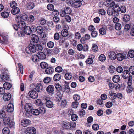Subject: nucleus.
Here are the masks:
<instances>
[{"label":"nucleus","instance_id":"1a4fd4ad","mask_svg":"<svg viewBox=\"0 0 134 134\" xmlns=\"http://www.w3.org/2000/svg\"><path fill=\"white\" fill-rule=\"evenodd\" d=\"M54 90V87L52 85H49L47 87L46 89V91L49 93L50 94H53Z\"/></svg>","mask_w":134,"mask_h":134},{"label":"nucleus","instance_id":"338daca9","mask_svg":"<svg viewBox=\"0 0 134 134\" xmlns=\"http://www.w3.org/2000/svg\"><path fill=\"white\" fill-rule=\"evenodd\" d=\"M36 104L38 105L41 106L42 105L43 103L41 100L37 99L36 101Z\"/></svg>","mask_w":134,"mask_h":134},{"label":"nucleus","instance_id":"c9c22d12","mask_svg":"<svg viewBox=\"0 0 134 134\" xmlns=\"http://www.w3.org/2000/svg\"><path fill=\"white\" fill-rule=\"evenodd\" d=\"M34 6V4L32 2H30L27 5V7L29 9H33Z\"/></svg>","mask_w":134,"mask_h":134},{"label":"nucleus","instance_id":"393cba45","mask_svg":"<svg viewBox=\"0 0 134 134\" xmlns=\"http://www.w3.org/2000/svg\"><path fill=\"white\" fill-rule=\"evenodd\" d=\"M20 12V9L18 7L13 8L11 10V13L14 15L17 14Z\"/></svg>","mask_w":134,"mask_h":134},{"label":"nucleus","instance_id":"20e7f679","mask_svg":"<svg viewBox=\"0 0 134 134\" xmlns=\"http://www.w3.org/2000/svg\"><path fill=\"white\" fill-rule=\"evenodd\" d=\"M36 48L35 46L33 44H30L26 48V52L28 54H31L35 52Z\"/></svg>","mask_w":134,"mask_h":134},{"label":"nucleus","instance_id":"e2e57ef3","mask_svg":"<svg viewBox=\"0 0 134 134\" xmlns=\"http://www.w3.org/2000/svg\"><path fill=\"white\" fill-rule=\"evenodd\" d=\"M133 90V88L131 86H128L126 89L127 92L129 93L131 92Z\"/></svg>","mask_w":134,"mask_h":134},{"label":"nucleus","instance_id":"13d9d810","mask_svg":"<svg viewBox=\"0 0 134 134\" xmlns=\"http://www.w3.org/2000/svg\"><path fill=\"white\" fill-rule=\"evenodd\" d=\"M116 70L117 72L121 73L122 72L123 69L122 67L119 66L117 68Z\"/></svg>","mask_w":134,"mask_h":134},{"label":"nucleus","instance_id":"774afa93","mask_svg":"<svg viewBox=\"0 0 134 134\" xmlns=\"http://www.w3.org/2000/svg\"><path fill=\"white\" fill-rule=\"evenodd\" d=\"M129 71L132 75H134V66H131L129 68Z\"/></svg>","mask_w":134,"mask_h":134},{"label":"nucleus","instance_id":"bb28decb","mask_svg":"<svg viewBox=\"0 0 134 134\" xmlns=\"http://www.w3.org/2000/svg\"><path fill=\"white\" fill-rule=\"evenodd\" d=\"M116 55L114 52H111L109 54V57L111 60H113L115 59Z\"/></svg>","mask_w":134,"mask_h":134},{"label":"nucleus","instance_id":"412c9836","mask_svg":"<svg viewBox=\"0 0 134 134\" xmlns=\"http://www.w3.org/2000/svg\"><path fill=\"white\" fill-rule=\"evenodd\" d=\"M109 95L112 97V102H115V101L114 99H115L117 97V96L116 95V94L115 93L113 92L112 91H109Z\"/></svg>","mask_w":134,"mask_h":134},{"label":"nucleus","instance_id":"423d86ee","mask_svg":"<svg viewBox=\"0 0 134 134\" xmlns=\"http://www.w3.org/2000/svg\"><path fill=\"white\" fill-rule=\"evenodd\" d=\"M122 77L125 79L129 78V77L132 76L130 75L129 71L127 70H125L124 71L122 74Z\"/></svg>","mask_w":134,"mask_h":134},{"label":"nucleus","instance_id":"c85d7f7f","mask_svg":"<svg viewBox=\"0 0 134 134\" xmlns=\"http://www.w3.org/2000/svg\"><path fill=\"white\" fill-rule=\"evenodd\" d=\"M107 13L108 15L109 16H115L116 14L114 12L113 9L111 8H108L107 12Z\"/></svg>","mask_w":134,"mask_h":134},{"label":"nucleus","instance_id":"a18cd8bd","mask_svg":"<svg viewBox=\"0 0 134 134\" xmlns=\"http://www.w3.org/2000/svg\"><path fill=\"white\" fill-rule=\"evenodd\" d=\"M62 68L60 66H57L55 69V71L57 72L60 73L62 71Z\"/></svg>","mask_w":134,"mask_h":134},{"label":"nucleus","instance_id":"4be33fe9","mask_svg":"<svg viewBox=\"0 0 134 134\" xmlns=\"http://www.w3.org/2000/svg\"><path fill=\"white\" fill-rule=\"evenodd\" d=\"M46 106L49 108H52L53 106V103L50 100H47V99H46Z\"/></svg>","mask_w":134,"mask_h":134},{"label":"nucleus","instance_id":"f8f14e48","mask_svg":"<svg viewBox=\"0 0 134 134\" xmlns=\"http://www.w3.org/2000/svg\"><path fill=\"white\" fill-rule=\"evenodd\" d=\"M30 120L25 119L21 121V125L23 127H26L28 126L31 123Z\"/></svg>","mask_w":134,"mask_h":134},{"label":"nucleus","instance_id":"2eb2a0df","mask_svg":"<svg viewBox=\"0 0 134 134\" xmlns=\"http://www.w3.org/2000/svg\"><path fill=\"white\" fill-rule=\"evenodd\" d=\"M31 38L32 40V42L35 43H37L39 41V38L36 35L33 34L31 36Z\"/></svg>","mask_w":134,"mask_h":134},{"label":"nucleus","instance_id":"e433bc0d","mask_svg":"<svg viewBox=\"0 0 134 134\" xmlns=\"http://www.w3.org/2000/svg\"><path fill=\"white\" fill-rule=\"evenodd\" d=\"M106 57L103 54H100L99 57V60L102 62L106 60Z\"/></svg>","mask_w":134,"mask_h":134},{"label":"nucleus","instance_id":"49530a36","mask_svg":"<svg viewBox=\"0 0 134 134\" xmlns=\"http://www.w3.org/2000/svg\"><path fill=\"white\" fill-rule=\"evenodd\" d=\"M54 43L53 42L50 41L47 43V46L48 47L50 48H53L54 46Z\"/></svg>","mask_w":134,"mask_h":134},{"label":"nucleus","instance_id":"bf43d9fd","mask_svg":"<svg viewBox=\"0 0 134 134\" xmlns=\"http://www.w3.org/2000/svg\"><path fill=\"white\" fill-rule=\"evenodd\" d=\"M64 10L66 14H70L71 12V10L69 7H67L64 9Z\"/></svg>","mask_w":134,"mask_h":134},{"label":"nucleus","instance_id":"5fc2aeb1","mask_svg":"<svg viewBox=\"0 0 134 134\" xmlns=\"http://www.w3.org/2000/svg\"><path fill=\"white\" fill-rule=\"evenodd\" d=\"M129 57L132 58L134 57V51L133 50L129 51L128 52Z\"/></svg>","mask_w":134,"mask_h":134},{"label":"nucleus","instance_id":"f257e3e1","mask_svg":"<svg viewBox=\"0 0 134 134\" xmlns=\"http://www.w3.org/2000/svg\"><path fill=\"white\" fill-rule=\"evenodd\" d=\"M19 17H17L15 19L18 25L19 29V31H18V34L19 36L22 37L24 36L23 30L26 26L24 21H21L19 20Z\"/></svg>","mask_w":134,"mask_h":134},{"label":"nucleus","instance_id":"6ab92c4d","mask_svg":"<svg viewBox=\"0 0 134 134\" xmlns=\"http://www.w3.org/2000/svg\"><path fill=\"white\" fill-rule=\"evenodd\" d=\"M14 110V105L12 104H8L7 108V111L9 112H12Z\"/></svg>","mask_w":134,"mask_h":134},{"label":"nucleus","instance_id":"0eeeda50","mask_svg":"<svg viewBox=\"0 0 134 134\" xmlns=\"http://www.w3.org/2000/svg\"><path fill=\"white\" fill-rule=\"evenodd\" d=\"M28 94L30 97L34 99L37 98L38 97L37 93L35 91L31 90L29 92Z\"/></svg>","mask_w":134,"mask_h":134},{"label":"nucleus","instance_id":"58836bf2","mask_svg":"<svg viewBox=\"0 0 134 134\" xmlns=\"http://www.w3.org/2000/svg\"><path fill=\"white\" fill-rule=\"evenodd\" d=\"M73 99L76 102H78L80 99V97L79 95L75 94L73 95Z\"/></svg>","mask_w":134,"mask_h":134},{"label":"nucleus","instance_id":"cd10ccee","mask_svg":"<svg viewBox=\"0 0 134 134\" xmlns=\"http://www.w3.org/2000/svg\"><path fill=\"white\" fill-rule=\"evenodd\" d=\"M112 80L114 82L116 83L119 82L120 80V78L119 75H115L113 77Z\"/></svg>","mask_w":134,"mask_h":134},{"label":"nucleus","instance_id":"ea45409f","mask_svg":"<svg viewBox=\"0 0 134 134\" xmlns=\"http://www.w3.org/2000/svg\"><path fill=\"white\" fill-rule=\"evenodd\" d=\"M3 134H9L10 132V131L8 128L5 127L2 130Z\"/></svg>","mask_w":134,"mask_h":134},{"label":"nucleus","instance_id":"c03bdc74","mask_svg":"<svg viewBox=\"0 0 134 134\" xmlns=\"http://www.w3.org/2000/svg\"><path fill=\"white\" fill-rule=\"evenodd\" d=\"M34 73V71L30 73L29 75L28 80L30 82H31L32 81V78L33 77Z\"/></svg>","mask_w":134,"mask_h":134},{"label":"nucleus","instance_id":"c756f323","mask_svg":"<svg viewBox=\"0 0 134 134\" xmlns=\"http://www.w3.org/2000/svg\"><path fill=\"white\" fill-rule=\"evenodd\" d=\"M116 58L118 60L121 61L123 60L124 57L121 53H118L116 55Z\"/></svg>","mask_w":134,"mask_h":134},{"label":"nucleus","instance_id":"dca6fc26","mask_svg":"<svg viewBox=\"0 0 134 134\" xmlns=\"http://www.w3.org/2000/svg\"><path fill=\"white\" fill-rule=\"evenodd\" d=\"M11 97V95L9 93H5L3 96V100L6 101H8L9 100Z\"/></svg>","mask_w":134,"mask_h":134},{"label":"nucleus","instance_id":"473e14b6","mask_svg":"<svg viewBox=\"0 0 134 134\" xmlns=\"http://www.w3.org/2000/svg\"><path fill=\"white\" fill-rule=\"evenodd\" d=\"M64 77L66 79L70 80L71 79L72 75L71 73L67 72L65 74Z\"/></svg>","mask_w":134,"mask_h":134},{"label":"nucleus","instance_id":"6e6552de","mask_svg":"<svg viewBox=\"0 0 134 134\" xmlns=\"http://www.w3.org/2000/svg\"><path fill=\"white\" fill-rule=\"evenodd\" d=\"M106 5L108 7H112L115 5L114 1L111 0H107L105 1Z\"/></svg>","mask_w":134,"mask_h":134},{"label":"nucleus","instance_id":"680f3d73","mask_svg":"<svg viewBox=\"0 0 134 134\" xmlns=\"http://www.w3.org/2000/svg\"><path fill=\"white\" fill-rule=\"evenodd\" d=\"M93 129L94 130H97L99 129L98 125L97 124H95L93 125L92 126Z\"/></svg>","mask_w":134,"mask_h":134},{"label":"nucleus","instance_id":"aec40b11","mask_svg":"<svg viewBox=\"0 0 134 134\" xmlns=\"http://www.w3.org/2000/svg\"><path fill=\"white\" fill-rule=\"evenodd\" d=\"M24 109L26 112L31 111L32 107L30 104H26L25 105Z\"/></svg>","mask_w":134,"mask_h":134},{"label":"nucleus","instance_id":"7c9ffc66","mask_svg":"<svg viewBox=\"0 0 134 134\" xmlns=\"http://www.w3.org/2000/svg\"><path fill=\"white\" fill-rule=\"evenodd\" d=\"M61 79V76L59 74L57 73L54 76L53 79L54 81H59Z\"/></svg>","mask_w":134,"mask_h":134},{"label":"nucleus","instance_id":"0e129e2a","mask_svg":"<svg viewBox=\"0 0 134 134\" xmlns=\"http://www.w3.org/2000/svg\"><path fill=\"white\" fill-rule=\"evenodd\" d=\"M18 67L19 69L20 72L21 74L23 73V66L20 63H18Z\"/></svg>","mask_w":134,"mask_h":134},{"label":"nucleus","instance_id":"5701e85b","mask_svg":"<svg viewBox=\"0 0 134 134\" xmlns=\"http://www.w3.org/2000/svg\"><path fill=\"white\" fill-rule=\"evenodd\" d=\"M54 69L52 67H49L47 68L45 70L46 73L48 74H50L54 71Z\"/></svg>","mask_w":134,"mask_h":134},{"label":"nucleus","instance_id":"a878e982","mask_svg":"<svg viewBox=\"0 0 134 134\" xmlns=\"http://www.w3.org/2000/svg\"><path fill=\"white\" fill-rule=\"evenodd\" d=\"M82 4V3L81 2H77L74 1L72 4L71 5L75 8H76L80 7Z\"/></svg>","mask_w":134,"mask_h":134},{"label":"nucleus","instance_id":"09e8293b","mask_svg":"<svg viewBox=\"0 0 134 134\" xmlns=\"http://www.w3.org/2000/svg\"><path fill=\"white\" fill-rule=\"evenodd\" d=\"M47 9L49 10L52 11L54 9V5L51 4H48L47 6Z\"/></svg>","mask_w":134,"mask_h":134},{"label":"nucleus","instance_id":"f03ea898","mask_svg":"<svg viewBox=\"0 0 134 134\" xmlns=\"http://www.w3.org/2000/svg\"><path fill=\"white\" fill-rule=\"evenodd\" d=\"M2 73L0 75V78L3 82H5L9 81L10 79V76L7 74L8 71L7 69H4L2 70Z\"/></svg>","mask_w":134,"mask_h":134},{"label":"nucleus","instance_id":"ddd939ff","mask_svg":"<svg viewBox=\"0 0 134 134\" xmlns=\"http://www.w3.org/2000/svg\"><path fill=\"white\" fill-rule=\"evenodd\" d=\"M27 132L30 134H35L36 132L35 129L32 127H28Z\"/></svg>","mask_w":134,"mask_h":134},{"label":"nucleus","instance_id":"69168bd1","mask_svg":"<svg viewBox=\"0 0 134 134\" xmlns=\"http://www.w3.org/2000/svg\"><path fill=\"white\" fill-rule=\"evenodd\" d=\"M77 115L75 114H72L71 116V119L73 121L76 120L77 119Z\"/></svg>","mask_w":134,"mask_h":134},{"label":"nucleus","instance_id":"603ef678","mask_svg":"<svg viewBox=\"0 0 134 134\" xmlns=\"http://www.w3.org/2000/svg\"><path fill=\"white\" fill-rule=\"evenodd\" d=\"M115 28L117 30H119L121 28V25L119 23H117L115 25Z\"/></svg>","mask_w":134,"mask_h":134},{"label":"nucleus","instance_id":"4d7b16f0","mask_svg":"<svg viewBox=\"0 0 134 134\" xmlns=\"http://www.w3.org/2000/svg\"><path fill=\"white\" fill-rule=\"evenodd\" d=\"M109 69V71L111 73H113L115 71V68L113 66H110Z\"/></svg>","mask_w":134,"mask_h":134},{"label":"nucleus","instance_id":"a211bd4d","mask_svg":"<svg viewBox=\"0 0 134 134\" xmlns=\"http://www.w3.org/2000/svg\"><path fill=\"white\" fill-rule=\"evenodd\" d=\"M37 56L38 57L39 59L43 60L46 58V56L45 54L41 52H38L37 53Z\"/></svg>","mask_w":134,"mask_h":134},{"label":"nucleus","instance_id":"de8ad7c7","mask_svg":"<svg viewBox=\"0 0 134 134\" xmlns=\"http://www.w3.org/2000/svg\"><path fill=\"white\" fill-rule=\"evenodd\" d=\"M55 86L57 91H60L61 90L62 87L58 83H56L55 85Z\"/></svg>","mask_w":134,"mask_h":134},{"label":"nucleus","instance_id":"2f4dec72","mask_svg":"<svg viewBox=\"0 0 134 134\" xmlns=\"http://www.w3.org/2000/svg\"><path fill=\"white\" fill-rule=\"evenodd\" d=\"M62 36L64 37L67 36L68 35V31L67 30H63L61 31Z\"/></svg>","mask_w":134,"mask_h":134},{"label":"nucleus","instance_id":"37998d69","mask_svg":"<svg viewBox=\"0 0 134 134\" xmlns=\"http://www.w3.org/2000/svg\"><path fill=\"white\" fill-rule=\"evenodd\" d=\"M9 13L6 12H2L1 13V16L2 17L5 18H8L9 16Z\"/></svg>","mask_w":134,"mask_h":134},{"label":"nucleus","instance_id":"f3484780","mask_svg":"<svg viewBox=\"0 0 134 134\" xmlns=\"http://www.w3.org/2000/svg\"><path fill=\"white\" fill-rule=\"evenodd\" d=\"M18 17H19V20L21 21H26L28 18L27 15L25 13L23 14L20 17V16H18Z\"/></svg>","mask_w":134,"mask_h":134},{"label":"nucleus","instance_id":"a19ab883","mask_svg":"<svg viewBox=\"0 0 134 134\" xmlns=\"http://www.w3.org/2000/svg\"><path fill=\"white\" fill-rule=\"evenodd\" d=\"M40 66L42 68L44 69L48 67V64L45 62H42L40 63Z\"/></svg>","mask_w":134,"mask_h":134},{"label":"nucleus","instance_id":"7ed1b4c3","mask_svg":"<svg viewBox=\"0 0 134 134\" xmlns=\"http://www.w3.org/2000/svg\"><path fill=\"white\" fill-rule=\"evenodd\" d=\"M45 109L42 107H40L38 109H33L31 112L32 114L35 115H38L40 114H44L45 113Z\"/></svg>","mask_w":134,"mask_h":134},{"label":"nucleus","instance_id":"8fccbe9b","mask_svg":"<svg viewBox=\"0 0 134 134\" xmlns=\"http://www.w3.org/2000/svg\"><path fill=\"white\" fill-rule=\"evenodd\" d=\"M51 80V78L49 77H47L44 78L43 80L44 82L46 83H49Z\"/></svg>","mask_w":134,"mask_h":134},{"label":"nucleus","instance_id":"3c124183","mask_svg":"<svg viewBox=\"0 0 134 134\" xmlns=\"http://www.w3.org/2000/svg\"><path fill=\"white\" fill-rule=\"evenodd\" d=\"M39 23L41 25H43L46 23V20L44 18L40 19L39 20Z\"/></svg>","mask_w":134,"mask_h":134},{"label":"nucleus","instance_id":"4468645a","mask_svg":"<svg viewBox=\"0 0 134 134\" xmlns=\"http://www.w3.org/2000/svg\"><path fill=\"white\" fill-rule=\"evenodd\" d=\"M35 90L38 92H41L43 89V87L42 84L40 83L37 84L34 88Z\"/></svg>","mask_w":134,"mask_h":134},{"label":"nucleus","instance_id":"9b49d317","mask_svg":"<svg viewBox=\"0 0 134 134\" xmlns=\"http://www.w3.org/2000/svg\"><path fill=\"white\" fill-rule=\"evenodd\" d=\"M23 32H24V33L25 34L28 35H30L31 33L32 30H31V28L30 27L28 26H26L24 28L23 30Z\"/></svg>","mask_w":134,"mask_h":134},{"label":"nucleus","instance_id":"72a5a7b5","mask_svg":"<svg viewBox=\"0 0 134 134\" xmlns=\"http://www.w3.org/2000/svg\"><path fill=\"white\" fill-rule=\"evenodd\" d=\"M10 121V118L9 117H6L3 119V122L4 125H8Z\"/></svg>","mask_w":134,"mask_h":134},{"label":"nucleus","instance_id":"79ce46f5","mask_svg":"<svg viewBox=\"0 0 134 134\" xmlns=\"http://www.w3.org/2000/svg\"><path fill=\"white\" fill-rule=\"evenodd\" d=\"M32 59L33 61L34 62H38L39 60V58L37 54V55H34L32 56Z\"/></svg>","mask_w":134,"mask_h":134},{"label":"nucleus","instance_id":"f704fd0d","mask_svg":"<svg viewBox=\"0 0 134 134\" xmlns=\"http://www.w3.org/2000/svg\"><path fill=\"white\" fill-rule=\"evenodd\" d=\"M115 13H118L120 10V7L118 5H115V6L113 9Z\"/></svg>","mask_w":134,"mask_h":134},{"label":"nucleus","instance_id":"864d4df0","mask_svg":"<svg viewBox=\"0 0 134 134\" xmlns=\"http://www.w3.org/2000/svg\"><path fill=\"white\" fill-rule=\"evenodd\" d=\"M98 34L97 31H94L92 32L91 35L92 37L93 38L96 37L98 35Z\"/></svg>","mask_w":134,"mask_h":134},{"label":"nucleus","instance_id":"052dcab7","mask_svg":"<svg viewBox=\"0 0 134 134\" xmlns=\"http://www.w3.org/2000/svg\"><path fill=\"white\" fill-rule=\"evenodd\" d=\"M78 104V102H74L72 103V106L73 108H76L77 107Z\"/></svg>","mask_w":134,"mask_h":134},{"label":"nucleus","instance_id":"39448f33","mask_svg":"<svg viewBox=\"0 0 134 134\" xmlns=\"http://www.w3.org/2000/svg\"><path fill=\"white\" fill-rule=\"evenodd\" d=\"M36 30L37 33L40 35L43 38L46 37V35L44 32H43V30L42 27L40 26H38L36 28Z\"/></svg>","mask_w":134,"mask_h":134},{"label":"nucleus","instance_id":"9d476101","mask_svg":"<svg viewBox=\"0 0 134 134\" xmlns=\"http://www.w3.org/2000/svg\"><path fill=\"white\" fill-rule=\"evenodd\" d=\"M95 56L93 55H91L89 56V58L86 61V63L87 64H92L93 62V60Z\"/></svg>","mask_w":134,"mask_h":134},{"label":"nucleus","instance_id":"6e6d98bb","mask_svg":"<svg viewBox=\"0 0 134 134\" xmlns=\"http://www.w3.org/2000/svg\"><path fill=\"white\" fill-rule=\"evenodd\" d=\"M99 31L100 34L103 35L106 34V30L103 27L100 28L99 30Z\"/></svg>","mask_w":134,"mask_h":134},{"label":"nucleus","instance_id":"4c0bfd02","mask_svg":"<svg viewBox=\"0 0 134 134\" xmlns=\"http://www.w3.org/2000/svg\"><path fill=\"white\" fill-rule=\"evenodd\" d=\"M130 19V16L129 15H125L123 17V21L125 22H127L129 21Z\"/></svg>","mask_w":134,"mask_h":134},{"label":"nucleus","instance_id":"b1692460","mask_svg":"<svg viewBox=\"0 0 134 134\" xmlns=\"http://www.w3.org/2000/svg\"><path fill=\"white\" fill-rule=\"evenodd\" d=\"M11 84L8 82H5L3 85V87L5 89H10L12 87Z\"/></svg>","mask_w":134,"mask_h":134}]
</instances>
